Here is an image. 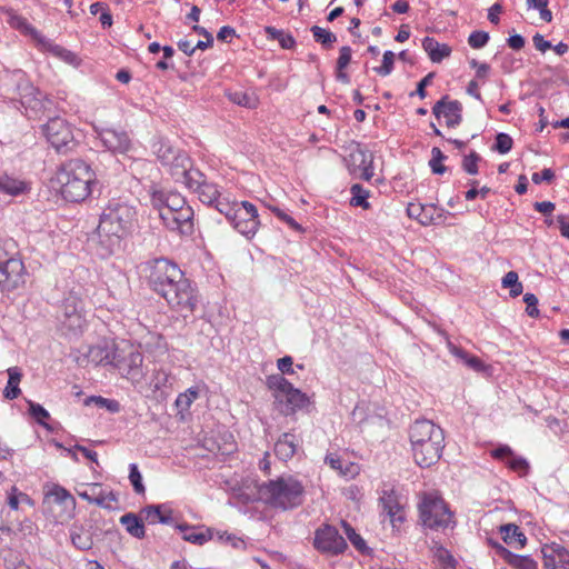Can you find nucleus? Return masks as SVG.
<instances>
[{"mask_svg": "<svg viewBox=\"0 0 569 569\" xmlns=\"http://www.w3.org/2000/svg\"><path fill=\"white\" fill-rule=\"evenodd\" d=\"M146 270L148 284L167 301L171 310L184 320L193 316L200 303V295L177 263L158 258L148 261Z\"/></svg>", "mask_w": 569, "mask_h": 569, "instance_id": "obj_1", "label": "nucleus"}, {"mask_svg": "<svg viewBox=\"0 0 569 569\" xmlns=\"http://www.w3.org/2000/svg\"><path fill=\"white\" fill-rule=\"evenodd\" d=\"M409 440L413 459L421 468H428L440 459L445 448V435L432 421L416 420L409 428Z\"/></svg>", "mask_w": 569, "mask_h": 569, "instance_id": "obj_2", "label": "nucleus"}, {"mask_svg": "<svg viewBox=\"0 0 569 569\" xmlns=\"http://www.w3.org/2000/svg\"><path fill=\"white\" fill-rule=\"evenodd\" d=\"M137 217L136 208L119 201L112 200L103 210L97 228L101 242L107 239L108 249L113 251L120 246V240L131 232Z\"/></svg>", "mask_w": 569, "mask_h": 569, "instance_id": "obj_3", "label": "nucleus"}, {"mask_svg": "<svg viewBox=\"0 0 569 569\" xmlns=\"http://www.w3.org/2000/svg\"><path fill=\"white\" fill-rule=\"evenodd\" d=\"M258 496L272 508L290 510L303 503L305 487L292 476H281L260 483Z\"/></svg>", "mask_w": 569, "mask_h": 569, "instance_id": "obj_4", "label": "nucleus"}, {"mask_svg": "<svg viewBox=\"0 0 569 569\" xmlns=\"http://www.w3.org/2000/svg\"><path fill=\"white\" fill-rule=\"evenodd\" d=\"M57 182L63 199L70 202L83 201L91 192L94 172L84 161L73 159L57 172Z\"/></svg>", "mask_w": 569, "mask_h": 569, "instance_id": "obj_5", "label": "nucleus"}, {"mask_svg": "<svg viewBox=\"0 0 569 569\" xmlns=\"http://www.w3.org/2000/svg\"><path fill=\"white\" fill-rule=\"evenodd\" d=\"M267 386L273 391L274 407L283 416H290L310 405L309 397L295 388L282 375H271Z\"/></svg>", "mask_w": 569, "mask_h": 569, "instance_id": "obj_6", "label": "nucleus"}, {"mask_svg": "<svg viewBox=\"0 0 569 569\" xmlns=\"http://www.w3.org/2000/svg\"><path fill=\"white\" fill-rule=\"evenodd\" d=\"M420 520L425 527L439 530L455 525L453 515L445 500L437 495L427 493L419 503Z\"/></svg>", "mask_w": 569, "mask_h": 569, "instance_id": "obj_7", "label": "nucleus"}, {"mask_svg": "<svg viewBox=\"0 0 569 569\" xmlns=\"http://www.w3.org/2000/svg\"><path fill=\"white\" fill-rule=\"evenodd\" d=\"M6 246L13 247V242L0 244V288L3 291H13L26 281V268L22 260L8 252Z\"/></svg>", "mask_w": 569, "mask_h": 569, "instance_id": "obj_8", "label": "nucleus"}, {"mask_svg": "<svg viewBox=\"0 0 569 569\" xmlns=\"http://www.w3.org/2000/svg\"><path fill=\"white\" fill-rule=\"evenodd\" d=\"M42 131L48 142L59 153H67L77 144L71 126L60 117L51 118L43 126Z\"/></svg>", "mask_w": 569, "mask_h": 569, "instance_id": "obj_9", "label": "nucleus"}, {"mask_svg": "<svg viewBox=\"0 0 569 569\" xmlns=\"http://www.w3.org/2000/svg\"><path fill=\"white\" fill-rule=\"evenodd\" d=\"M229 222L242 236L253 237L260 224L256 206L249 201L239 202L236 210L232 211Z\"/></svg>", "mask_w": 569, "mask_h": 569, "instance_id": "obj_10", "label": "nucleus"}, {"mask_svg": "<svg viewBox=\"0 0 569 569\" xmlns=\"http://www.w3.org/2000/svg\"><path fill=\"white\" fill-rule=\"evenodd\" d=\"M313 546L318 551L329 556L340 555L347 549L345 538L330 525H323L316 530Z\"/></svg>", "mask_w": 569, "mask_h": 569, "instance_id": "obj_11", "label": "nucleus"}, {"mask_svg": "<svg viewBox=\"0 0 569 569\" xmlns=\"http://www.w3.org/2000/svg\"><path fill=\"white\" fill-rule=\"evenodd\" d=\"M113 366L119 373L130 380L133 385H139L144 380L146 369L143 367V356L138 351H131L126 356L113 355Z\"/></svg>", "mask_w": 569, "mask_h": 569, "instance_id": "obj_12", "label": "nucleus"}, {"mask_svg": "<svg viewBox=\"0 0 569 569\" xmlns=\"http://www.w3.org/2000/svg\"><path fill=\"white\" fill-rule=\"evenodd\" d=\"M348 170L351 174L369 181L373 172V157L359 146L352 149L346 158Z\"/></svg>", "mask_w": 569, "mask_h": 569, "instance_id": "obj_13", "label": "nucleus"}, {"mask_svg": "<svg viewBox=\"0 0 569 569\" xmlns=\"http://www.w3.org/2000/svg\"><path fill=\"white\" fill-rule=\"evenodd\" d=\"M159 217L170 230H179L181 234H190L192 232V208H180V210L176 211L160 209Z\"/></svg>", "mask_w": 569, "mask_h": 569, "instance_id": "obj_14", "label": "nucleus"}, {"mask_svg": "<svg viewBox=\"0 0 569 569\" xmlns=\"http://www.w3.org/2000/svg\"><path fill=\"white\" fill-rule=\"evenodd\" d=\"M189 189L198 193L199 200L208 206H212L221 196L218 186L207 180L206 176L199 171H192L189 174V182L186 184Z\"/></svg>", "mask_w": 569, "mask_h": 569, "instance_id": "obj_15", "label": "nucleus"}, {"mask_svg": "<svg viewBox=\"0 0 569 569\" xmlns=\"http://www.w3.org/2000/svg\"><path fill=\"white\" fill-rule=\"evenodd\" d=\"M432 113L437 119L443 117L449 128H456L462 122V104L458 100H450L443 96L432 107Z\"/></svg>", "mask_w": 569, "mask_h": 569, "instance_id": "obj_16", "label": "nucleus"}, {"mask_svg": "<svg viewBox=\"0 0 569 569\" xmlns=\"http://www.w3.org/2000/svg\"><path fill=\"white\" fill-rule=\"evenodd\" d=\"M543 569H569V550L560 545H546L541 549Z\"/></svg>", "mask_w": 569, "mask_h": 569, "instance_id": "obj_17", "label": "nucleus"}, {"mask_svg": "<svg viewBox=\"0 0 569 569\" xmlns=\"http://www.w3.org/2000/svg\"><path fill=\"white\" fill-rule=\"evenodd\" d=\"M31 191V182L8 172H0V193L17 198Z\"/></svg>", "mask_w": 569, "mask_h": 569, "instance_id": "obj_18", "label": "nucleus"}, {"mask_svg": "<svg viewBox=\"0 0 569 569\" xmlns=\"http://www.w3.org/2000/svg\"><path fill=\"white\" fill-rule=\"evenodd\" d=\"M100 140L112 152L124 153L131 146L128 133L122 130L104 129L100 132Z\"/></svg>", "mask_w": 569, "mask_h": 569, "instance_id": "obj_19", "label": "nucleus"}, {"mask_svg": "<svg viewBox=\"0 0 569 569\" xmlns=\"http://www.w3.org/2000/svg\"><path fill=\"white\" fill-rule=\"evenodd\" d=\"M379 503L381 506L382 512L389 517L391 523L403 521L405 518L401 511V506L398 500V496L392 488L383 489L381 491Z\"/></svg>", "mask_w": 569, "mask_h": 569, "instance_id": "obj_20", "label": "nucleus"}, {"mask_svg": "<svg viewBox=\"0 0 569 569\" xmlns=\"http://www.w3.org/2000/svg\"><path fill=\"white\" fill-rule=\"evenodd\" d=\"M166 167L169 168L173 179L184 186L189 182V174L192 171H199L192 168L191 159L184 151L176 157L174 162H169Z\"/></svg>", "mask_w": 569, "mask_h": 569, "instance_id": "obj_21", "label": "nucleus"}, {"mask_svg": "<svg viewBox=\"0 0 569 569\" xmlns=\"http://www.w3.org/2000/svg\"><path fill=\"white\" fill-rule=\"evenodd\" d=\"M176 528L182 533V539L184 541L197 546H202L214 538V530L211 528H207L203 531H197L194 526H190L188 523L177 525Z\"/></svg>", "mask_w": 569, "mask_h": 569, "instance_id": "obj_22", "label": "nucleus"}, {"mask_svg": "<svg viewBox=\"0 0 569 569\" xmlns=\"http://www.w3.org/2000/svg\"><path fill=\"white\" fill-rule=\"evenodd\" d=\"M60 330L67 337H78L86 328L87 320L84 312L73 316L58 317Z\"/></svg>", "mask_w": 569, "mask_h": 569, "instance_id": "obj_23", "label": "nucleus"}, {"mask_svg": "<svg viewBox=\"0 0 569 569\" xmlns=\"http://www.w3.org/2000/svg\"><path fill=\"white\" fill-rule=\"evenodd\" d=\"M192 30L194 32H197L198 34L200 36H203L204 37V41L203 40H199L196 46H191V42L188 41V40H180L178 42V48L179 50H181L183 53H186L187 56H192L196 51V49H200V50H206L208 48H210L212 44H213V37L212 34L203 27L199 26V24H194L192 27Z\"/></svg>", "mask_w": 569, "mask_h": 569, "instance_id": "obj_24", "label": "nucleus"}, {"mask_svg": "<svg viewBox=\"0 0 569 569\" xmlns=\"http://www.w3.org/2000/svg\"><path fill=\"white\" fill-rule=\"evenodd\" d=\"M297 437L291 432L283 433L274 445L277 457L283 461L291 459L298 448Z\"/></svg>", "mask_w": 569, "mask_h": 569, "instance_id": "obj_25", "label": "nucleus"}, {"mask_svg": "<svg viewBox=\"0 0 569 569\" xmlns=\"http://www.w3.org/2000/svg\"><path fill=\"white\" fill-rule=\"evenodd\" d=\"M140 515L143 517L144 521L151 525L158 522L169 525L172 522L171 510L166 509L162 505L148 506L140 511Z\"/></svg>", "mask_w": 569, "mask_h": 569, "instance_id": "obj_26", "label": "nucleus"}, {"mask_svg": "<svg viewBox=\"0 0 569 569\" xmlns=\"http://www.w3.org/2000/svg\"><path fill=\"white\" fill-rule=\"evenodd\" d=\"M84 312V305L78 291L71 289L62 300L58 317L80 315Z\"/></svg>", "mask_w": 569, "mask_h": 569, "instance_id": "obj_27", "label": "nucleus"}, {"mask_svg": "<svg viewBox=\"0 0 569 569\" xmlns=\"http://www.w3.org/2000/svg\"><path fill=\"white\" fill-rule=\"evenodd\" d=\"M151 202L158 211L160 209H170L172 211L180 210V208H190L186 204L183 198L179 194L164 196L162 192H153Z\"/></svg>", "mask_w": 569, "mask_h": 569, "instance_id": "obj_28", "label": "nucleus"}, {"mask_svg": "<svg viewBox=\"0 0 569 569\" xmlns=\"http://www.w3.org/2000/svg\"><path fill=\"white\" fill-rule=\"evenodd\" d=\"M422 48L432 62L439 63L451 53V48L446 43H439L435 38L426 37Z\"/></svg>", "mask_w": 569, "mask_h": 569, "instance_id": "obj_29", "label": "nucleus"}, {"mask_svg": "<svg viewBox=\"0 0 569 569\" xmlns=\"http://www.w3.org/2000/svg\"><path fill=\"white\" fill-rule=\"evenodd\" d=\"M143 521L144 519L141 515L138 517L133 512L124 513L120 518V523L126 528L128 533L137 539H142L146 536Z\"/></svg>", "mask_w": 569, "mask_h": 569, "instance_id": "obj_30", "label": "nucleus"}, {"mask_svg": "<svg viewBox=\"0 0 569 569\" xmlns=\"http://www.w3.org/2000/svg\"><path fill=\"white\" fill-rule=\"evenodd\" d=\"M72 545L82 551L89 550L93 546L92 532L90 529L74 525L70 531Z\"/></svg>", "mask_w": 569, "mask_h": 569, "instance_id": "obj_31", "label": "nucleus"}, {"mask_svg": "<svg viewBox=\"0 0 569 569\" xmlns=\"http://www.w3.org/2000/svg\"><path fill=\"white\" fill-rule=\"evenodd\" d=\"M48 499L59 506H61L70 516L71 511L76 508V499L73 496L63 487L54 486L47 495Z\"/></svg>", "mask_w": 569, "mask_h": 569, "instance_id": "obj_32", "label": "nucleus"}, {"mask_svg": "<svg viewBox=\"0 0 569 569\" xmlns=\"http://www.w3.org/2000/svg\"><path fill=\"white\" fill-rule=\"evenodd\" d=\"M503 541L515 548H522L526 545L527 538L520 531L519 527L515 523H507L500 527Z\"/></svg>", "mask_w": 569, "mask_h": 569, "instance_id": "obj_33", "label": "nucleus"}, {"mask_svg": "<svg viewBox=\"0 0 569 569\" xmlns=\"http://www.w3.org/2000/svg\"><path fill=\"white\" fill-rule=\"evenodd\" d=\"M87 362L94 366L113 365V356L104 346H91L86 353Z\"/></svg>", "mask_w": 569, "mask_h": 569, "instance_id": "obj_34", "label": "nucleus"}, {"mask_svg": "<svg viewBox=\"0 0 569 569\" xmlns=\"http://www.w3.org/2000/svg\"><path fill=\"white\" fill-rule=\"evenodd\" d=\"M154 153L158 160L167 166L169 162H174V159L182 150L174 148L169 141L159 140L153 144Z\"/></svg>", "mask_w": 569, "mask_h": 569, "instance_id": "obj_35", "label": "nucleus"}, {"mask_svg": "<svg viewBox=\"0 0 569 569\" xmlns=\"http://www.w3.org/2000/svg\"><path fill=\"white\" fill-rule=\"evenodd\" d=\"M426 210H436L435 204L409 203L407 214L417 219L422 226L436 224L437 218L426 216Z\"/></svg>", "mask_w": 569, "mask_h": 569, "instance_id": "obj_36", "label": "nucleus"}, {"mask_svg": "<svg viewBox=\"0 0 569 569\" xmlns=\"http://www.w3.org/2000/svg\"><path fill=\"white\" fill-rule=\"evenodd\" d=\"M431 543V552L442 569H456L457 561L451 552L436 540H432Z\"/></svg>", "mask_w": 569, "mask_h": 569, "instance_id": "obj_37", "label": "nucleus"}, {"mask_svg": "<svg viewBox=\"0 0 569 569\" xmlns=\"http://www.w3.org/2000/svg\"><path fill=\"white\" fill-rule=\"evenodd\" d=\"M33 97L24 96L22 99V104L26 108H30L34 111V114L44 111L49 104H51V100L43 92L33 89Z\"/></svg>", "mask_w": 569, "mask_h": 569, "instance_id": "obj_38", "label": "nucleus"}, {"mask_svg": "<svg viewBox=\"0 0 569 569\" xmlns=\"http://www.w3.org/2000/svg\"><path fill=\"white\" fill-rule=\"evenodd\" d=\"M506 561L516 569H538L537 562L529 556L515 555L502 548Z\"/></svg>", "mask_w": 569, "mask_h": 569, "instance_id": "obj_39", "label": "nucleus"}, {"mask_svg": "<svg viewBox=\"0 0 569 569\" xmlns=\"http://www.w3.org/2000/svg\"><path fill=\"white\" fill-rule=\"evenodd\" d=\"M8 385L4 389V397L7 399L13 400L19 397L21 390L19 388V383L21 381V372L17 367H12L8 369Z\"/></svg>", "mask_w": 569, "mask_h": 569, "instance_id": "obj_40", "label": "nucleus"}, {"mask_svg": "<svg viewBox=\"0 0 569 569\" xmlns=\"http://www.w3.org/2000/svg\"><path fill=\"white\" fill-rule=\"evenodd\" d=\"M8 23L13 29L19 30V31L23 32L24 34H30L31 37H33L37 40H40L39 32L27 21L26 18H23L19 14H16V13H10Z\"/></svg>", "mask_w": 569, "mask_h": 569, "instance_id": "obj_41", "label": "nucleus"}, {"mask_svg": "<svg viewBox=\"0 0 569 569\" xmlns=\"http://www.w3.org/2000/svg\"><path fill=\"white\" fill-rule=\"evenodd\" d=\"M350 192L352 194L350 204L353 207H360L365 210L370 208V203L368 202V198L370 192L362 188L361 184L355 183L350 188Z\"/></svg>", "mask_w": 569, "mask_h": 569, "instance_id": "obj_42", "label": "nucleus"}, {"mask_svg": "<svg viewBox=\"0 0 569 569\" xmlns=\"http://www.w3.org/2000/svg\"><path fill=\"white\" fill-rule=\"evenodd\" d=\"M92 499L94 505L108 510L113 509V503L118 502V498L113 491H104L100 486Z\"/></svg>", "mask_w": 569, "mask_h": 569, "instance_id": "obj_43", "label": "nucleus"}, {"mask_svg": "<svg viewBox=\"0 0 569 569\" xmlns=\"http://www.w3.org/2000/svg\"><path fill=\"white\" fill-rule=\"evenodd\" d=\"M228 97L233 103L249 109H254L258 104L257 98L244 91L229 92Z\"/></svg>", "mask_w": 569, "mask_h": 569, "instance_id": "obj_44", "label": "nucleus"}, {"mask_svg": "<svg viewBox=\"0 0 569 569\" xmlns=\"http://www.w3.org/2000/svg\"><path fill=\"white\" fill-rule=\"evenodd\" d=\"M312 36L316 42L321 43L323 47L329 48L337 41L333 32L318 26L311 28Z\"/></svg>", "mask_w": 569, "mask_h": 569, "instance_id": "obj_45", "label": "nucleus"}, {"mask_svg": "<svg viewBox=\"0 0 569 569\" xmlns=\"http://www.w3.org/2000/svg\"><path fill=\"white\" fill-rule=\"evenodd\" d=\"M198 390L194 388L188 389L186 392L180 393L176 399V407L179 412H183L189 410L193 401L198 398Z\"/></svg>", "mask_w": 569, "mask_h": 569, "instance_id": "obj_46", "label": "nucleus"}, {"mask_svg": "<svg viewBox=\"0 0 569 569\" xmlns=\"http://www.w3.org/2000/svg\"><path fill=\"white\" fill-rule=\"evenodd\" d=\"M502 287L510 288V296L518 297L522 292V283L519 282V277L516 271H509L502 278Z\"/></svg>", "mask_w": 569, "mask_h": 569, "instance_id": "obj_47", "label": "nucleus"}, {"mask_svg": "<svg viewBox=\"0 0 569 569\" xmlns=\"http://www.w3.org/2000/svg\"><path fill=\"white\" fill-rule=\"evenodd\" d=\"M96 405L99 408H104L109 412H118L120 410V403L117 400L107 399L101 396H91L86 400V405Z\"/></svg>", "mask_w": 569, "mask_h": 569, "instance_id": "obj_48", "label": "nucleus"}, {"mask_svg": "<svg viewBox=\"0 0 569 569\" xmlns=\"http://www.w3.org/2000/svg\"><path fill=\"white\" fill-rule=\"evenodd\" d=\"M431 159L429 166L435 174H443L447 171V167L442 164V161L447 158L442 151L433 147L431 150Z\"/></svg>", "mask_w": 569, "mask_h": 569, "instance_id": "obj_49", "label": "nucleus"}, {"mask_svg": "<svg viewBox=\"0 0 569 569\" xmlns=\"http://www.w3.org/2000/svg\"><path fill=\"white\" fill-rule=\"evenodd\" d=\"M50 50L56 57L73 67H77L80 63L78 56L70 50H67L57 44L51 46Z\"/></svg>", "mask_w": 569, "mask_h": 569, "instance_id": "obj_50", "label": "nucleus"}, {"mask_svg": "<svg viewBox=\"0 0 569 569\" xmlns=\"http://www.w3.org/2000/svg\"><path fill=\"white\" fill-rule=\"evenodd\" d=\"M29 403V412L30 415L36 419V421L48 428V425L46 423V419L50 418V413L39 403L28 401Z\"/></svg>", "mask_w": 569, "mask_h": 569, "instance_id": "obj_51", "label": "nucleus"}, {"mask_svg": "<svg viewBox=\"0 0 569 569\" xmlns=\"http://www.w3.org/2000/svg\"><path fill=\"white\" fill-rule=\"evenodd\" d=\"M395 58L396 54L392 51L387 50L383 53L382 64L380 67H376L373 70L382 77L389 76L393 70Z\"/></svg>", "mask_w": 569, "mask_h": 569, "instance_id": "obj_52", "label": "nucleus"}, {"mask_svg": "<svg viewBox=\"0 0 569 569\" xmlns=\"http://www.w3.org/2000/svg\"><path fill=\"white\" fill-rule=\"evenodd\" d=\"M129 480L133 487L134 492L138 495L144 493L146 489L142 483V476L138 469V466L136 463H131L129 466Z\"/></svg>", "mask_w": 569, "mask_h": 569, "instance_id": "obj_53", "label": "nucleus"}, {"mask_svg": "<svg viewBox=\"0 0 569 569\" xmlns=\"http://www.w3.org/2000/svg\"><path fill=\"white\" fill-rule=\"evenodd\" d=\"M342 527L345 529V533L347 535L350 542L355 546V548L362 551L366 548V542L362 537L357 533L356 530L347 521H342Z\"/></svg>", "mask_w": 569, "mask_h": 569, "instance_id": "obj_54", "label": "nucleus"}, {"mask_svg": "<svg viewBox=\"0 0 569 569\" xmlns=\"http://www.w3.org/2000/svg\"><path fill=\"white\" fill-rule=\"evenodd\" d=\"M239 202L237 201H233V202H230L228 201L227 199L224 198H221V196L218 198L217 201L213 202V207L220 212L222 213L227 220L229 221L231 216H232V211L236 210L237 206H238Z\"/></svg>", "mask_w": 569, "mask_h": 569, "instance_id": "obj_55", "label": "nucleus"}, {"mask_svg": "<svg viewBox=\"0 0 569 569\" xmlns=\"http://www.w3.org/2000/svg\"><path fill=\"white\" fill-rule=\"evenodd\" d=\"M480 159V156L476 151H471L469 154L465 156L462 160V169L469 174H477L478 161Z\"/></svg>", "mask_w": 569, "mask_h": 569, "instance_id": "obj_56", "label": "nucleus"}, {"mask_svg": "<svg viewBox=\"0 0 569 569\" xmlns=\"http://www.w3.org/2000/svg\"><path fill=\"white\" fill-rule=\"evenodd\" d=\"M512 143V138L509 134L500 132L496 137L495 150L505 154L511 150Z\"/></svg>", "mask_w": 569, "mask_h": 569, "instance_id": "obj_57", "label": "nucleus"}, {"mask_svg": "<svg viewBox=\"0 0 569 569\" xmlns=\"http://www.w3.org/2000/svg\"><path fill=\"white\" fill-rule=\"evenodd\" d=\"M489 41V33L486 31H473L468 38V43L473 49H480Z\"/></svg>", "mask_w": 569, "mask_h": 569, "instance_id": "obj_58", "label": "nucleus"}, {"mask_svg": "<svg viewBox=\"0 0 569 569\" xmlns=\"http://www.w3.org/2000/svg\"><path fill=\"white\" fill-rule=\"evenodd\" d=\"M523 301L527 305L526 311L529 317L536 318L539 316V310L537 308L538 298L533 293H525Z\"/></svg>", "mask_w": 569, "mask_h": 569, "instance_id": "obj_59", "label": "nucleus"}, {"mask_svg": "<svg viewBox=\"0 0 569 569\" xmlns=\"http://www.w3.org/2000/svg\"><path fill=\"white\" fill-rule=\"evenodd\" d=\"M352 50L350 47L345 46L340 49L337 60V70H345L351 61Z\"/></svg>", "mask_w": 569, "mask_h": 569, "instance_id": "obj_60", "label": "nucleus"}, {"mask_svg": "<svg viewBox=\"0 0 569 569\" xmlns=\"http://www.w3.org/2000/svg\"><path fill=\"white\" fill-rule=\"evenodd\" d=\"M272 211L276 213V216L280 220L286 222L291 229H293V230H296L298 232L302 231V227L292 217H290L288 213H286L284 211L280 210L279 208H273Z\"/></svg>", "mask_w": 569, "mask_h": 569, "instance_id": "obj_61", "label": "nucleus"}, {"mask_svg": "<svg viewBox=\"0 0 569 569\" xmlns=\"http://www.w3.org/2000/svg\"><path fill=\"white\" fill-rule=\"evenodd\" d=\"M508 466L512 470L520 471V472H527V470L529 468V463H528V461L525 458H522V457H515L513 455L509 459Z\"/></svg>", "mask_w": 569, "mask_h": 569, "instance_id": "obj_62", "label": "nucleus"}, {"mask_svg": "<svg viewBox=\"0 0 569 569\" xmlns=\"http://www.w3.org/2000/svg\"><path fill=\"white\" fill-rule=\"evenodd\" d=\"M169 378H170V376L164 370H158L153 375L151 385H153L156 390H159L162 387L167 386Z\"/></svg>", "mask_w": 569, "mask_h": 569, "instance_id": "obj_63", "label": "nucleus"}, {"mask_svg": "<svg viewBox=\"0 0 569 569\" xmlns=\"http://www.w3.org/2000/svg\"><path fill=\"white\" fill-rule=\"evenodd\" d=\"M553 178L555 172L549 168L543 169L540 173L535 172L531 177L532 182L536 184H540L542 181L551 182Z\"/></svg>", "mask_w": 569, "mask_h": 569, "instance_id": "obj_64", "label": "nucleus"}]
</instances>
